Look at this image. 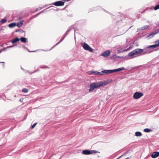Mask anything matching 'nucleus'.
Wrapping results in <instances>:
<instances>
[{
    "label": "nucleus",
    "instance_id": "f257e3e1",
    "mask_svg": "<svg viewBox=\"0 0 159 159\" xmlns=\"http://www.w3.org/2000/svg\"><path fill=\"white\" fill-rule=\"evenodd\" d=\"M107 84V82H103L102 81L91 83L89 85L90 89H89V91H90L94 90L95 88H97L101 86H105Z\"/></svg>",
    "mask_w": 159,
    "mask_h": 159
},
{
    "label": "nucleus",
    "instance_id": "f03ea898",
    "mask_svg": "<svg viewBox=\"0 0 159 159\" xmlns=\"http://www.w3.org/2000/svg\"><path fill=\"white\" fill-rule=\"evenodd\" d=\"M142 50L141 49L137 48L134 50L132 51L129 53L128 55L129 56L131 57V58H133L135 57V56L136 55L141 53V52Z\"/></svg>",
    "mask_w": 159,
    "mask_h": 159
},
{
    "label": "nucleus",
    "instance_id": "7ed1b4c3",
    "mask_svg": "<svg viewBox=\"0 0 159 159\" xmlns=\"http://www.w3.org/2000/svg\"><path fill=\"white\" fill-rule=\"evenodd\" d=\"M141 50L142 51L141 52V53L143 52L142 54H145L149 53L152 52L153 51V50H152L151 49H150L148 46L144 49H141Z\"/></svg>",
    "mask_w": 159,
    "mask_h": 159
},
{
    "label": "nucleus",
    "instance_id": "20e7f679",
    "mask_svg": "<svg viewBox=\"0 0 159 159\" xmlns=\"http://www.w3.org/2000/svg\"><path fill=\"white\" fill-rule=\"evenodd\" d=\"M97 152L95 150H83L82 152V153L84 155H90L92 154L93 153H95Z\"/></svg>",
    "mask_w": 159,
    "mask_h": 159
},
{
    "label": "nucleus",
    "instance_id": "39448f33",
    "mask_svg": "<svg viewBox=\"0 0 159 159\" xmlns=\"http://www.w3.org/2000/svg\"><path fill=\"white\" fill-rule=\"evenodd\" d=\"M83 47L84 49L85 50L89 51L91 52H93V49L86 43H84Z\"/></svg>",
    "mask_w": 159,
    "mask_h": 159
},
{
    "label": "nucleus",
    "instance_id": "423d86ee",
    "mask_svg": "<svg viewBox=\"0 0 159 159\" xmlns=\"http://www.w3.org/2000/svg\"><path fill=\"white\" fill-rule=\"evenodd\" d=\"M143 95V93L141 92H135L133 95V97L135 99H137L141 97Z\"/></svg>",
    "mask_w": 159,
    "mask_h": 159
},
{
    "label": "nucleus",
    "instance_id": "0eeeda50",
    "mask_svg": "<svg viewBox=\"0 0 159 159\" xmlns=\"http://www.w3.org/2000/svg\"><path fill=\"white\" fill-rule=\"evenodd\" d=\"M52 4L57 6H62L64 5V2L61 1H60L54 2Z\"/></svg>",
    "mask_w": 159,
    "mask_h": 159
},
{
    "label": "nucleus",
    "instance_id": "6e6552de",
    "mask_svg": "<svg viewBox=\"0 0 159 159\" xmlns=\"http://www.w3.org/2000/svg\"><path fill=\"white\" fill-rule=\"evenodd\" d=\"M111 52L109 50H107L101 54V56L104 57H107L110 55Z\"/></svg>",
    "mask_w": 159,
    "mask_h": 159
},
{
    "label": "nucleus",
    "instance_id": "1a4fd4ad",
    "mask_svg": "<svg viewBox=\"0 0 159 159\" xmlns=\"http://www.w3.org/2000/svg\"><path fill=\"white\" fill-rule=\"evenodd\" d=\"M159 156V152H153L151 155V157L152 158H155Z\"/></svg>",
    "mask_w": 159,
    "mask_h": 159
},
{
    "label": "nucleus",
    "instance_id": "9d476101",
    "mask_svg": "<svg viewBox=\"0 0 159 159\" xmlns=\"http://www.w3.org/2000/svg\"><path fill=\"white\" fill-rule=\"evenodd\" d=\"M101 72L104 74H109L113 73V71L112 70H106L102 71Z\"/></svg>",
    "mask_w": 159,
    "mask_h": 159
},
{
    "label": "nucleus",
    "instance_id": "9b49d317",
    "mask_svg": "<svg viewBox=\"0 0 159 159\" xmlns=\"http://www.w3.org/2000/svg\"><path fill=\"white\" fill-rule=\"evenodd\" d=\"M125 70V68L124 67H122L120 68H118L112 70L113 73L116 72H118L122 70Z\"/></svg>",
    "mask_w": 159,
    "mask_h": 159
},
{
    "label": "nucleus",
    "instance_id": "f8f14e48",
    "mask_svg": "<svg viewBox=\"0 0 159 159\" xmlns=\"http://www.w3.org/2000/svg\"><path fill=\"white\" fill-rule=\"evenodd\" d=\"M150 49L152 50V49L155 48H156L159 46V44L158 43H156L155 44L151 45L148 46Z\"/></svg>",
    "mask_w": 159,
    "mask_h": 159
},
{
    "label": "nucleus",
    "instance_id": "ddd939ff",
    "mask_svg": "<svg viewBox=\"0 0 159 159\" xmlns=\"http://www.w3.org/2000/svg\"><path fill=\"white\" fill-rule=\"evenodd\" d=\"M73 28V27L72 26H70L66 32L64 34V36L65 37L66 36V35L69 33L72 30Z\"/></svg>",
    "mask_w": 159,
    "mask_h": 159
},
{
    "label": "nucleus",
    "instance_id": "4468645a",
    "mask_svg": "<svg viewBox=\"0 0 159 159\" xmlns=\"http://www.w3.org/2000/svg\"><path fill=\"white\" fill-rule=\"evenodd\" d=\"M22 42L26 43L28 42L27 39L24 37H21L20 39Z\"/></svg>",
    "mask_w": 159,
    "mask_h": 159
},
{
    "label": "nucleus",
    "instance_id": "2eb2a0df",
    "mask_svg": "<svg viewBox=\"0 0 159 159\" xmlns=\"http://www.w3.org/2000/svg\"><path fill=\"white\" fill-rule=\"evenodd\" d=\"M20 40V39L17 38H16L14 39L11 40V41L12 43H15L18 41H19Z\"/></svg>",
    "mask_w": 159,
    "mask_h": 159
},
{
    "label": "nucleus",
    "instance_id": "dca6fc26",
    "mask_svg": "<svg viewBox=\"0 0 159 159\" xmlns=\"http://www.w3.org/2000/svg\"><path fill=\"white\" fill-rule=\"evenodd\" d=\"M43 12V11H41L40 13H38L36 15H33V16H32L30 18V20H31L32 19H34V18L36 17L37 16H38L41 13H42Z\"/></svg>",
    "mask_w": 159,
    "mask_h": 159
},
{
    "label": "nucleus",
    "instance_id": "f3484780",
    "mask_svg": "<svg viewBox=\"0 0 159 159\" xmlns=\"http://www.w3.org/2000/svg\"><path fill=\"white\" fill-rule=\"evenodd\" d=\"M148 27V25H145V26H143L142 27H141L140 28L138 29V30H145L147 29Z\"/></svg>",
    "mask_w": 159,
    "mask_h": 159
},
{
    "label": "nucleus",
    "instance_id": "a211bd4d",
    "mask_svg": "<svg viewBox=\"0 0 159 159\" xmlns=\"http://www.w3.org/2000/svg\"><path fill=\"white\" fill-rule=\"evenodd\" d=\"M135 135L136 136L140 137L142 135V134L140 132L137 131L135 133Z\"/></svg>",
    "mask_w": 159,
    "mask_h": 159
},
{
    "label": "nucleus",
    "instance_id": "6ab92c4d",
    "mask_svg": "<svg viewBox=\"0 0 159 159\" xmlns=\"http://www.w3.org/2000/svg\"><path fill=\"white\" fill-rule=\"evenodd\" d=\"M129 48H127V49H124L123 50H119L117 51L119 53H121L124 51H126L129 50Z\"/></svg>",
    "mask_w": 159,
    "mask_h": 159
},
{
    "label": "nucleus",
    "instance_id": "aec40b11",
    "mask_svg": "<svg viewBox=\"0 0 159 159\" xmlns=\"http://www.w3.org/2000/svg\"><path fill=\"white\" fill-rule=\"evenodd\" d=\"M152 131V130L148 128H146L144 130V131L146 133Z\"/></svg>",
    "mask_w": 159,
    "mask_h": 159
},
{
    "label": "nucleus",
    "instance_id": "412c9836",
    "mask_svg": "<svg viewBox=\"0 0 159 159\" xmlns=\"http://www.w3.org/2000/svg\"><path fill=\"white\" fill-rule=\"evenodd\" d=\"M10 48V46H8L7 47H5L3 48L0 49V50L2 51H2H6L8 48Z\"/></svg>",
    "mask_w": 159,
    "mask_h": 159
},
{
    "label": "nucleus",
    "instance_id": "4be33fe9",
    "mask_svg": "<svg viewBox=\"0 0 159 159\" xmlns=\"http://www.w3.org/2000/svg\"><path fill=\"white\" fill-rule=\"evenodd\" d=\"M23 21H22V22L17 23V24H16V25H17V26L18 27L20 28V27H21V26H22V25L23 24Z\"/></svg>",
    "mask_w": 159,
    "mask_h": 159
},
{
    "label": "nucleus",
    "instance_id": "5701e85b",
    "mask_svg": "<svg viewBox=\"0 0 159 159\" xmlns=\"http://www.w3.org/2000/svg\"><path fill=\"white\" fill-rule=\"evenodd\" d=\"M16 25V23H11V28H13Z\"/></svg>",
    "mask_w": 159,
    "mask_h": 159
},
{
    "label": "nucleus",
    "instance_id": "b1692460",
    "mask_svg": "<svg viewBox=\"0 0 159 159\" xmlns=\"http://www.w3.org/2000/svg\"><path fill=\"white\" fill-rule=\"evenodd\" d=\"M64 39V38H61V39H60V41L59 42H58V43H57L54 46H53V47L51 49H52V48H53L54 47H55L56 45L58 44L59 43H60Z\"/></svg>",
    "mask_w": 159,
    "mask_h": 159
},
{
    "label": "nucleus",
    "instance_id": "393cba45",
    "mask_svg": "<svg viewBox=\"0 0 159 159\" xmlns=\"http://www.w3.org/2000/svg\"><path fill=\"white\" fill-rule=\"evenodd\" d=\"M7 21V20L5 19H2L0 21V22L2 23H4Z\"/></svg>",
    "mask_w": 159,
    "mask_h": 159
},
{
    "label": "nucleus",
    "instance_id": "a878e982",
    "mask_svg": "<svg viewBox=\"0 0 159 159\" xmlns=\"http://www.w3.org/2000/svg\"><path fill=\"white\" fill-rule=\"evenodd\" d=\"M154 9L155 10H157L159 9V4H158L156 6L154 7Z\"/></svg>",
    "mask_w": 159,
    "mask_h": 159
},
{
    "label": "nucleus",
    "instance_id": "bb28decb",
    "mask_svg": "<svg viewBox=\"0 0 159 159\" xmlns=\"http://www.w3.org/2000/svg\"><path fill=\"white\" fill-rule=\"evenodd\" d=\"M152 9L151 8H146V9H145V10L144 11H142L141 12V13H144L146 11V10H148V11H150Z\"/></svg>",
    "mask_w": 159,
    "mask_h": 159
},
{
    "label": "nucleus",
    "instance_id": "cd10ccee",
    "mask_svg": "<svg viewBox=\"0 0 159 159\" xmlns=\"http://www.w3.org/2000/svg\"><path fill=\"white\" fill-rule=\"evenodd\" d=\"M28 90L26 88H24L22 89V92L24 93H26L28 92Z\"/></svg>",
    "mask_w": 159,
    "mask_h": 159
},
{
    "label": "nucleus",
    "instance_id": "c85d7f7f",
    "mask_svg": "<svg viewBox=\"0 0 159 159\" xmlns=\"http://www.w3.org/2000/svg\"><path fill=\"white\" fill-rule=\"evenodd\" d=\"M43 8H44L43 7H38L36 9L35 12H37L39 10H41Z\"/></svg>",
    "mask_w": 159,
    "mask_h": 159
},
{
    "label": "nucleus",
    "instance_id": "c756f323",
    "mask_svg": "<svg viewBox=\"0 0 159 159\" xmlns=\"http://www.w3.org/2000/svg\"><path fill=\"white\" fill-rule=\"evenodd\" d=\"M157 33V32L155 33H152L149 35V36H152V37L153 36H154Z\"/></svg>",
    "mask_w": 159,
    "mask_h": 159
},
{
    "label": "nucleus",
    "instance_id": "7c9ffc66",
    "mask_svg": "<svg viewBox=\"0 0 159 159\" xmlns=\"http://www.w3.org/2000/svg\"><path fill=\"white\" fill-rule=\"evenodd\" d=\"M97 75H103V74L101 72H98Z\"/></svg>",
    "mask_w": 159,
    "mask_h": 159
},
{
    "label": "nucleus",
    "instance_id": "2f4dec72",
    "mask_svg": "<svg viewBox=\"0 0 159 159\" xmlns=\"http://www.w3.org/2000/svg\"><path fill=\"white\" fill-rule=\"evenodd\" d=\"M89 74V75H92L93 74V71H90L88 72Z\"/></svg>",
    "mask_w": 159,
    "mask_h": 159
},
{
    "label": "nucleus",
    "instance_id": "473e14b6",
    "mask_svg": "<svg viewBox=\"0 0 159 159\" xmlns=\"http://www.w3.org/2000/svg\"><path fill=\"white\" fill-rule=\"evenodd\" d=\"M36 124H37V123H35L33 125H32L31 126L32 128H34Z\"/></svg>",
    "mask_w": 159,
    "mask_h": 159
},
{
    "label": "nucleus",
    "instance_id": "72a5a7b5",
    "mask_svg": "<svg viewBox=\"0 0 159 159\" xmlns=\"http://www.w3.org/2000/svg\"><path fill=\"white\" fill-rule=\"evenodd\" d=\"M98 72V71H93V74H94L95 75H97Z\"/></svg>",
    "mask_w": 159,
    "mask_h": 159
},
{
    "label": "nucleus",
    "instance_id": "f704fd0d",
    "mask_svg": "<svg viewBox=\"0 0 159 159\" xmlns=\"http://www.w3.org/2000/svg\"><path fill=\"white\" fill-rule=\"evenodd\" d=\"M0 63H3L2 66H3V67L4 68V62H0Z\"/></svg>",
    "mask_w": 159,
    "mask_h": 159
},
{
    "label": "nucleus",
    "instance_id": "c9c22d12",
    "mask_svg": "<svg viewBox=\"0 0 159 159\" xmlns=\"http://www.w3.org/2000/svg\"><path fill=\"white\" fill-rule=\"evenodd\" d=\"M19 31H20V29H18L17 30H16V32H18Z\"/></svg>",
    "mask_w": 159,
    "mask_h": 159
},
{
    "label": "nucleus",
    "instance_id": "e433bc0d",
    "mask_svg": "<svg viewBox=\"0 0 159 159\" xmlns=\"http://www.w3.org/2000/svg\"><path fill=\"white\" fill-rule=\"evenodd\" d=\"M20 32L21 33L22 32H25L22 30H20Z\"/></svg>",
    "mask_w": 159,
    "mask_h": 159
},
{
    "label": "nucleus",
    "instance_id": "4c0bfd02",
    "mask_svg": "<svg viewBox=\"0 0 159 159\" xmlns=\"http://www.w3.org/2000/svg\"><path fill=\"white\" fill-rule=\"evenodd\" d=\"M35 51H29V52H35Z\"/></svg>",
    "mask_w": 159,
    "mask_h": 159
},
{
    "label": "nucleus",
    "instance_id": "58836bf2",
    "mask_svg": "<svg viewBox=\"0 0 159 159\" xmlns=\"http://www.w3.org/2000/svg\"><path fill=\"white\" fill-rule=\"evenodd\" d=\"M8 26L9 28H10V24L8 25Z\"/></svg>",
    "mask_w": 159,
    "mask_h": 159
},
{
    "label": "nucleus",
    "instance_id": "ea45409f",
    "mask_svg": "<svg viewBox=\"0 0 159 159\" xmlns=\"http://www.w3.org/2000/svg\"><path fill=\"white\" fill-rule=\"evenodd\" d=\"M65 37V36H63V37L62 38H64V39Z\"/></svg>",
    "mask_w": 159,
    "mask_h": 159
},
{
    "label": "nucleus",
    "instance_id": "a19ab883",
    "mask_svg": "<svg viewBox=\"0 0 159 159\" xmlns=\"http://www.w3.org/2000/svg\"><path fill=\"white\" fill-rule=\"evenodd\" d=\"M41 68H44V67H41Z\"/></svg>",
    "mask_w": 159,
    "mask_h": 159
},
{
    "label": "nucleus",
    "instance_id": "79ce46f5",
    "mask_svg": "<svg viewBox=\"0 0 159 159\" xmlns=\"http://www.w3.org/2000/svg\"><path fill=\"white\" fill-rule=\"evenodd\" d=\"M13 46H11L10 47H11H11H13Z\"/></svg>",
    "mask_w": 159,
    "mask_h": 159
},
{
    "label": "nucleus",
    "instance_id": "37998d69",
    "mask_svg": "<svg viewBox=\"0 0 159 159\" xmlns=\"http://www.w3.org/2000/svg\"><path fill=\"white\" fill-rule=\"evenodd\" d=\"M21 69H22V70H24V69H23V68H22V67H21Z\"/></svg>",
    "mask_w": 159,
    "mask_h": 159
},
{
    "label": "nucleus",
    "instance_id": "c03bdc74",
    "mask_svg": "<svg viewBox=\"0 0 159 159\" xmlns=\"http://www.w3.org/2000/svg\"><path fill=\"white\" fill-rule=\"evenodd\" d=\"M119 57V58H121V57Z\"/></svg>",
    "mask_w": 159,
    "mask_h": 159
},
{
    "label": "nucleus",
    "instance_id": "a18cd8bd",
    "mask_svg": "<svg viewBox=\"0 0 159 159\" xmlns=\"http://www.w3.org/2000/svg\"><path fill=\"white\" fill-rule=\"evenodd\" d=\"M120 157H118V159H119V158Z\"/></svg>",
    "mask_w": 159,
    "mask_h": 159
},
{
    "label": "nucleus",
    "instance_id": "49530a36",
    "mask_svg": "<svg viewBox=\"0 0 159 159\" xmlns=\"http://www.w3.org/2000/svg\"><path fill=\"white\" fill-rule=\"evenodd\" d=\"M5 97L6 98V96H5Z\"/></svg>",
    "mask_w": 159,
    "mask_h": 159
}]
</instances>
